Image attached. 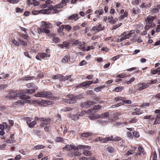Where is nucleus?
I'll return each instance as SVG.
<instances>
[{
	"label": "nucleus",
	"instance_id": "f257e3e1",
	"mask_svg": "<svg viewBox=\"0 0 160 160\" xmlns=\"http://www.w3.org/2000/svg\"><path fill=\"white\" fill-rule=\"evenodd\" d=\"M42 25L41 28L38 29V32L39 34L44 32L46 33H49L50 30L49 29L52 27V24L50 23H47L46 22L42 21L41 22Z\"/></svg>",
	"mask_w": 160,
	"mask_h": 160
},
{
	"label": "nucleus",
	"instance_id": "f03ea898",
	"mask_svg": "<svg viewBox=\"0 0 160 160\" xmlns=\"http://www.w3.org/2000/svg\"><path fill=\"white\" fill-rule=\"evenodd\" d=\"M52 93L51 92L48 91H40L35 94L34 96L37 97L48 98L50 99H54L56 98L53 95Z\"/></svg>",
	"mask_w": 160,
	"mask_h": 160
},
{
	"label": "nucleus",
	"instance_id": "7ed1b4c3",
	"mask_svg": "<svg viewBox=\"0 0 160 160\" xmlns=\"http://www.w3.org/2000/svg\"><path fill=\"white\" fill-rule=\"evenodd\" d=\"M67 97L68 98L64 99V102H65L69 104L74 103L76 102L77 97L71 94L68 95Z\"/></svg>",
	"mask_w": 160,
	"mask_h": 160
},
{
	"label": "nucleus",
	"instance_id": "20e7f679",
	"mask_svg": "<svg viewBox=\"0 0 160 160\" xmlns=\"http://www.w3.org/2000/svg\"><path fill=\"white\" fill-rule=\"evenodd\" d=\"M105 27L104 26H102L101 24H99L98 26H93L91 31L94 32L95 34L97 33L100 31L103 30L105 29Z\"/></svg>",
	"mask_w": 160,
	"mask_h": 160
},
{
	"label": "nucleus",
	"instance_id": "39448f33",
	"mask_svg": "<svg viewBox=\"0 0 160 160\" xmlns=\"http://www.w3.org/2000/svg\"><path fill=\"white\" fill-rule=\"evenodd\" d=\"M79 15L78 14H72L68 17V20L72 23L74 22L78 21L80 18Z\"/></svg>",
	"mask_w": 160,
	"mask_h": 160
},
{
	"label": "nucleus",
	"instance_id": "423d86ee",
	"mask_svg": "<svg viewBox=\"0 0 160 160\" xmlns=\"http://www.w3.org/2000/svg\"><path fill=\"white\" fill-rule=\"evenodd\" d=\"M57 6V5L53 7L52 5H49L48 6V10H49V13L54 14L58 13L59 11L57 10L58 8H59Z\"/></svg>",
	"mask_w": 160,
	"mask_h": 160
},
{
	"label": "nucleus",
	"instance_id": "0eeeda50",
	"mask_svg": "<svg viewBox=\"0 0 160 160\" xmlns=\"http://www.w3.org/2000/svg\"><path fill=\"white\" fill-rule=\"evenodd\" d=\"M50 55L48 53L43 52H39L38 55L36 56V58L38 60L41 61L40 58L43 59H45L47 57H50Z\"/></svg>",
	"mask_w": 160,
	"mask_h": 160
},
{
	"label": "nucleus",
	"instance_id": "6e6552de",
	"mask_svg": "<svg viewBox=\"0 0 160 160\" xmlns=\"http://www.w3.org/2000/svg\"><path fill=\"white\" fill-rule=\"evenodd\" d=\"M155 18L153 16H148L146 19V21H147L146 23H148L151 27H153L155 25V23L153 22Z\"/></svg>",
	"mask_w": 160,
	"mask_h": 160
},
{
	"label": "nucleus",
	"instance_id": "1a4fd4ad",
	"mask_svg": "<svg viewBox=\"0 0 160 160\" xmlns=\"http://www.w3.org/2000/svg\"><path fill=\"white\" fill-rule=\"evenodd\" d=\"M138 90L139 91H141L143 89H145L149 87L148 84L145 83H140L138 85Z\"/></svg>",
	"mask_w": 160,
	"mask_h": 160
},
{
	"label": "nucleus",
	"instance_id": "9d476101",
	"mask_svg": "<svg viewBox=\"0 0 160 160\" xmlns=\"http://www.w3.org/2000/svg\"><path fill=\"white\" fill-rule=\"evenodd\" d=\"M70 0H62L60 3L57 5L59 8H61L67 5V3L69 2Z\"/></svg>",
	"mask_w": 160,
	"mask_h": 160
},
{
	"label": "nucleus",
	"instance_id": "9b49d317",
	"mask_svg": "<svg viewBox=\"0 0 160 160\" xmlns=\"http://www.w3.org/2000/svg\"><path fill=\"white\" fill-rule=\"evenodd\" d=\"M95 103L96 102H95L92 101L86 102L82 104V107L83 108H88L90 105H92Z\"/></svg>",
	"mask_w": 160,
	"mask_h": 160
},
{
	"label": "nucleus",
	"instance_id": "f8f14e48",
	"mask_svg": "<svg viewBox=\"0 0 160 160\" xmlns=\"http://www.w3.org/2000/svg\"><path fill=\"white\" fill-rule=\"evenodd\" d=\"M75 148V146L70 144V145H67L65 147L63 148V149L66 151H70L72 150H74Z\"/></svg>",
	"mask_w": 160,
	"mask_h": 160
},
{
	"label": "nucleus",
	"instance_id": "ddd939ff",
	"mask_svg": "<svg viewBox=\"0 0 160 160\" xmlns=\"http://www.w3.org/2000/svg\"><path fill=\"white\" fill-rule=\"evenodd\" d=\"M70 46V44L67 42H63L62 44H59L58 46L61 48L63 49L65 48L66 49H67Z\"/></svg>",
	"mask_w": 160,
	"mask_h": 160
},
{
	"label": "nucleus",
	"instance_id": "4468645a",
	"mask_svg": "<svg viewBox=\"0 0 160 160\" xmlns=\"http://www.w3.org/2000/svg\"><path fill=\"white\" fill-rule=\"evenodd\" d=\"M101 106L98 105H95L93 108L92 109L89 110V113H92L93 112V111H94V112H97V110L100 109L101 108Z\"/></svg>",
	"mask_w": 160,
	"mask_h": 160
},
{
	"label": "nucleus",
	"instance_id": "2eb2a0df",
	"mask_svg": "<svg viewBox=\"0 0 160 160\" xmlns=\"http://www.w3.org/2000/svg\"><path fill=\"white\" fill-rule=\"evenodd\" d=\"M35 119L37 120H39L40 121L46 122H50L51 121V120L50 118H38L36 117Z\"/></svg>",
	"mask_w": 160,
	"mask_h": 160
},
{
	"label": "nucleus",
	"instance_id": "dca6fc26",
	"mask_svg": "<svg viewBox=\"0 0 160 160\" xmlns=\"http://www.w3.org/2000/svg\"><path fill=\"white\" fill-rule=\"evenodd\" d=\"M87 81H85L84 82H83L82 83H80L77 86V87L78 88H81L82 87H89Z\"/></svg>",
	"mask_w": 160,
	"mask_h": 160
},
{
	"label": "nucleus",
	"instance_id": "f3484780",
	"mask_svg": "<svg viewBox=\"0 0 160 160\" xmlns=\"http://www.w3.org/2000/svg\"><path fill=\"white\" fill-rule=\"evenodd\" d=\"M100 117L97 114H91L90 115L89 117V118L91 119H98Z\"/></svg>",
	"mask_w": 160,
	"mask_h": 160
},
{
	"label": "nucleus",
	"instance_id": "a211bd4d",
	"mask_svg": "<svg viewBox=\"0 0 160 160\" xmlns=\"http://www.w3.org/2000/svg\"><path fill=\"white\" fill-rule=\"evenodd\" d=\"M88 147V146L79 145L77 146H75V148H74V150L82 149H84L85 148H87Z\"/></svg>",
	"mask_w": 160,
	"mask_h": 160
},
{
	"label": "nucleus",
	"instance_id": "6ab92c4d",
	"mask_svg": "<svg viewBox=\"0 0 160 160\" xmlns=\"http://www.w3.org/2000/svg\"><path fill=\"white\" fill-rule=\"evenodd\" d=\"M63 77V76L60 74H57L52 76V78L53 79H60L61 81V79Z\"/></svg>",
	"mask_w": 160,
	"mask_h": 160
},
{
	"label": "nucleus",
	"instance_id": "aec40b11",
	"mask_svg": "<svg viewBox=\"0 0 160 160\" xmlns=\"http://www.w3.org/2000/svg\"><path fill=\"white\" fill-rule=\"evenodd\" d=\"M123 87L120 86L118 87H116L112 91L113 92H120L123 89Z\"/></svg>",
	"mask_w": 160,
	"mask_h": 160
},
{
	"label": "nucleus",
	"instance_id": "412c9836",
	"mask_svg": "<svg viewBox=\"0 0 160 160\" xmlns=\"http://www.w3.org/2000/svg\"><path fill=\"white\" fill-rule=\"evenodd\" d=\"M128 12L125 11L124 13H123V14L122 15H121L119 17V19L120 20H122L125 17H127L128 16Z\"/></svg>",
	"mask_w": 160,
	"mask_h": 160
},
{
	"label": "nucleus",
	"instance_id": "4be33fe9",
	"mask_svg": "<svg viewBox=\"0 0 160 160\" xmlns=\"http://www.w3.org/2000/svg\"><path fill=\"white\" fill-rule=\"evenodd\" d=\"M140 12V10L138 8H133L132 10V14L134 15L136 14H138L139 12Z\"/></svg>",
	"mask_w": 160,
	"mask_h": 160
},
{
	"label": "nucleus",
	"instance_id": "5701e85b",
	"mask_svg": "<svg viewBox=\"0 0 160 160\" xmlns=\"http://www.w3.org/2000/svg\"><path fill=\"white\" fill-rule=\"evenodd\" d=\"M123 34V33L121 35L120 38L118 39V42H122V41L128 38L126 36H124Z\"/></svg>",
	"mask_w": 160,
	"mask_h": 160
},
{
	"label": "nucleus",
	"instance_id": "b1692460",
	"mask_svg": "<svg viewBox=\"0 0 160 160\" xmlns=\"http://www.w3.org/2000/svg\"><path fill=\"white\" fill-rule=\"evenodd\" d=\"M7 127V124L6 122H4L0 124V129L2 130H4V129Z\"/></svg>",
	"mask_w": 160,
	"mask_h": 160
},
{
	"label": "nucleus",
	"instance_id": "393cba45",
	"mask_svg": "<svg viewBox=\"0 0 160 160\" xmlns=\"http://www.w3.org/2000/svg\"><path fill=\"white\" fill-rule=\"evenodd\" d=\"M35 92V90L33 89H26L24 90V92L27 94H32Z\"/></svg>",
	"mask_w": 160,
	"mask_h": 160
},
{
	"label": "nucleus",
	"instance_id": "a878e982",
	"mask_svg": "<svg viewBox=\"0 0 160 160\" xmlns=\"http://www.w3.org/2000/svg\"><path fill=\"white\" fill-rule=\"evenodd\" d=\"M37 122L36 121H33L31 122L28 125L30 128H33L34 127L35 125L37 124Z\"/></svg>",
	"mask_w": 160,
	"mask_h": 160
},
{
	"label": "nucleus",
	"instance_id": "bb28decb",
	"mask_svg": "<svg viewBox=\"0 0 160 160\" xmlns=\"http://www.w3.org/2000/svg\"><path fill=\"white\" fill-rule=\"evenodd\" d=\"M19 97H20L21 99H25L27 98V96L25 94L22 93H18Z\"/></svg>",
	"mask_w": 160,
	"mask_h": 160
},
{
	"label": "nucleus",
	"instance_id": "cd10ccee",
	"mask_svg": "<svg viewBox=\"0 0 160 160\" xmlns=\"http://www.w3.org/2000/svg\"><path fill=\"white\" fill-rule=\"evenodd\" d=\"M92 134V133L90 132H85L82 133L81 136L82 137H87L88 136H91Z\"/></svg>",
	"mask_w": 160,
	"mask_h": 160
},
{
	"label": "nucleus",
	"instance_id": "c85d7f7f",
	"mask_svg": "<svg viewBox=\"0 0 160 160\" xmlns=\"http://www.w3.org/2000/svg\"><path fill=\"white\" fill-rule=\"evenodd\" d=\"M98 78H96V80L94 81H87V82L88 84V87H89L90 85L92 83L96 84L98 82Z\"/></svg>",
	"mask_w": 160,
	"mask_h": 160
},
{
	"label": "nucleus",
	"instance_id": "c756f323",
	"mask_svg": "<svg viewBox=\"0 0 160 160\" xmlns=\"http://www.w3.org/2000/svg\"><path fill=\"white\" fill-rule=\"evenodd\" d=\"M73 44H81L82 43V42H79L78 40L72 39L70 41Z\"/></svg>",
	"mask_w": 160,
	"mask_h": 160
},
{
	"label": "nucleus",
	"instance_id": "7c9ffc66",
	"mask_svg": "<svg viewBox=\"0 0 160 160\" xmlns=\"http://www.w3.org/2000/svg\"><path fill=\"white\" fill-rule=\"evenodd\" d=\"M49 10H48V9H42L41 10L39 11L40 12V13H43V14H49Z\"/></svg>",
	"mask_w": 160,
	"mask_h": 160
},
{
	"label": "nucleus",
	"instance_id": "2f4dec72",
	"mask_svg": "<svg viewBox=\"0 0 160 160\" xmlns=\"http://www.w3.org/2000/svg\"><path fill=\"white\" fill-rule=\"evenodd\" d=\"M134 153V149H131L128 150L125 154L126 156H129L132 155Z\"/></svg>",
	"mask_w": 160,
	"mask_h": 160
},
{
	"label": "nucleus",
	"instance_id": "473e14b6",
	"mask_svg": "<svg viewBox=\"0 0 160 160\" xmlns=\"http://www.w3.org/2000/svg\"><path fill=\"white\" fill-rule=\"evenodd\" d=\"M144 148L142 147H139L138 148V151L139 152L142 153L144 155L145 154V152L144 151Z\"/></svg>",
	"mask_w": 160,
	"mask_h": 160
},
{
	"label": "nucleus",
	"instance_id": "72a5a7b5",
	"mask_svg": "<svg viewBox=\"0 0 160 160\" xmlns=\"http://www.w3.org/2000/svg\"><path fill=\"white\" fill-rule=\"evenodd\" d=\"M123 35L124 36H126L127 37V38H128L130 37L132 35V34H130V32L129 31L124 32H123Z\"/></svg>",
	"mask_w": 160,
	"mask_h": 160
},
{
	"label": "nucleus",
	"instance_id": "f704fd0d",
	"mask_svg": "<svg viewBox=\"0 0 160 160\" xmlns=\"http://www.w3.org/2000/svg\"><path fill=\"white\" fill-rule=\"evenodd\" d=\"M45 147V146L41 145H38L35 146L34 147V149L35 150L39 149H40L43 148Z\"/></svg>",
	"mask_w": 160,
	"mask_h": 160
},
{
	"label": "nucleus",
	"instance_id": "c9c22d12",
	"mask_svg": "<svg viewBox=\"0 0 160 160\" xmlns=\"http://www.w3.org/2000/svg\"><path fill=\"white\" fill-rule=\"evenodd\" d=\"M78 48L81 50H82L83 51H86V48L85 47V45L83 44H79V46Z\"/></svg>",
	"mask_w": 160,
	"mask_h": 160
},
{
	"label": "nucleus",
	"instance_id": "e433bc0d",
	"mask_svg": "<svg viewBox=\"0 0 160 160\" xmlns=\"http://www.w3.org/2000/svg\"><path fill=\"white\" fill-rule=\"evenodd\" d=\"M19 35L22 38L26 39H28V34H24V33H19Z\"/></svg>",
	"mask_w": 160,
	"mask_h": 160
},
{
	"label": "nucleus",
	"instance_id": "4c0bfd02",
	"mask_svg": "<svg viewBox=\"0 0 160 160\" xmlns=\"http://www.w3.org/2000/svg\"><path fill=\"white\" fill-rule=\"evenodd\" d=\"M64 141V139L61 137H58L56 139V141L58 142H63Z\"/></svg>",
	"mask_w": 160,
	"mask_h": 160
},
{
	"label": "nucleus",
	"instance_id": "58836bf2",
	"mask_svg": "<svg viewBox=\"0 0 160 160\" xmlns=\"http://www.w3.org/2000/svg\"><path fill=\"white\" fill-rule=\"evenodd\" d=\"M71 75L65 77L63 76V77L62 78V79H61V81H66L68 79H69L70 78H71Z\"/></svg>",
	"mask_w": 160,
	"mask_h": 160
},
{
	"label": "nucleus",
	"instance_id": "ea45409f",
	"mask_svg": "<svg viewBox=\"0 0 160 160\" xmlns=\"http://www.w3.org/2000/svg\"><path fill=\"white\" fill-rule=\"evenodd\" d=\"M12 42L16 46H19L20 45L19 42L14 39L12 40Z\"/></svg>",
	"mask_w": 160,
	"mask_h": 160
},
{
	"label": "nucleus",
	"instance_id": "a19ab883",
	"mask_svg": "<svg viewBox=\"0 0 160 160\" xmlns=\"http://www.w3.org/2000/svg\"><path fill=\"white\" fill-rule=\"evenodd\" d=\"M132 132L133 135L134 137L136 138H138L139 137L140 135L138 132H136L135 131H133Z\"/></svg>",
	"mask_w": 160,
	"mask_h": 160
},
{
	"label": "nucleus",
	"instance_id": "79ce46f5",
	"mask_svg": "<svg viewBox=\"0 0 160 160\" xmlns=\"http://www.w3.org/2000/svg\"><path fill=\"white\" fill-rule=\"evenodd\" d=\"M68 57L67 56H65L62 59V63H66L68 62Z\"/></svg>",
	"mask_w": 160,
	"mask_h": 160
},
{
	"label": "nucleus",
	"instance_id": "37998d69",
	"mask_svg": "<svg viewBox=\"0 0 160 160\" xmlns=\"http://www.w3.org/2000/svg\"><path fill=\"white\" fill-rule=\"evenodd\" d=\"M79 114H77L76 115H73L72 116V118L74 120H78L79 118Z\"/></svg>",
	"mask_w": 160,
	"mask_h": 160
},
{
	"label": "nucleus",
	"instance_id": "c03bdc74",
	"mask_svg": "<svg viewBox=\"0 0 160 160\" xmlns=\"http://www.w3.org/2000/svg\"><path fill=\"white\" fill-rule=\"evenodd\" d=\"M125 98L123 97H116L115 98H114V100L116 101H120V100H123L124 99H125Z\"/></svg>",
	"mask_w": 160,
	"mask_h": 160
},
{
	"label": "nucleus",
	"instance_id": "a18cd8bd",
	"mask_svg": "<svg viewBox=\"0 0 160 160\" xmlns=\"http://www.w3.org/2000/svg\"><path fill=\"white\" fill-rule=\"evenodd\" d=\"M83 154L86 156H90L91 154L90 151L87 150L84 151Z\"/></svg>",
	"mask_w": 160,
	"mask_h": 160
},
{
	"label": "nucleus",
	"instance_id": "49530a36",
	"mask_svg": "<svg viewBox=\"0 0 160 160\" xmlns=\"http://www.w3.org/2000/svg\"><path fill=\"white\" fill-rule=\"evenodd\" d=\"M18 40L22 45L23 46L27 45V43L23 40L19 38H18Z\"/></svg>",
	"mask_w": 160,
	"mask_h": 160
},
{
	"label": "nucleus",
	"instance_id": "de8ad7c7",
	"mask_svg": "<svg viewBox=\"0 0 160 160\" xmlns=\"http://www.w3.org/2000/svg\"><path fill=\"white\" fill-rule=\"evenodd\" d=\"M95 60L97 62L99 63L102 62L104 61L103 58L101 57H97L95 58Z\"/></svg>",
	"mask_w": 160,
	"mask_h": 160
},
{
	"label": "nucleus",
	"instance_id": "09e8293b",
	"mask_svg": "<svg viewBox=\"0 0 160 160\" xmlns=\"http://www.w3.org/2000/svg\"><path fill=\"white\" fill-rule=\"evenodd\" d=\"M138 120V119L135 118L129 120L128 122H129V123H135L137 122Z\"/></svg>",
	"mask_w": 160,
	"mask_h": 160
},
{
	"label": "nucleus",
	"instance_id": "8fccbe9b",
	"mask_svg": "<svg viewBox=\"0 0 160 160\" xmlns=\"http://www.w3.org/2000/svg\"><path fill=\"white\" fill-rule=\"evenodd\" d=\"M16 141L14 139H7L5 142L8 143H15L16 142Z\"/></svg>",
	"mask_w": 160,
	"mask_h": 160
},
{
	"label": "nucleus",
	"instance_id": "3c124183",
	"mask_svg": "<svg viewBox=\"0 0 160 160\" xmlns=\"http://www.w3.org/2000/svg\"><path fill=\"white\" fill-rule=\"evenodd\" d=\"M50 123H47L46 126L44 128V130L46 132H48L49 130Z\"/></svg>",
	"mask_w": 160,
	"mask_h": 160
},
{
	"label": "nucleus",
	"instance_id": "603ef678",
	"mask_svg": "<svg viewBox=\"0 0 160 160\" xmlns=\"http://www.w3.org/2000/svg\"><path fill=\"white\" fill-rule=\"evenodd\" d=\"M112 136L111 137H109L108 138H104V142H107L109 141L112 140Z\"/></svg>",
	"mask_w": 160,
	"mask_h": 160
},
{
	"label": "nucleus",
	"instance_id": "864d4df0",
	"mask_svg": "<svg viewBox=\"0 0 160 160\" xmlns=\"http://www.w3.org/2000/svg\"><path fill=\"white\" fill-rule=\"evenodd\" d=\"M31 118L29 117L25 118V119L26 120L27 124L28 125L29 124V123H30L31 122Z\"/></svg>",
	"mask_w": 160,
	"mask_h": 160
},
{
	"label": "nucleus",
	"instance_id": "5fc2aeb1",
	"mask_svg": "<svg viewBox=\"0 0 160 160\" xmlns=\"http://www.w3.org/2000/svg\"><path fill=\"white\" fill-rule=\"evenodd\" d=\"M35 85L33 83H29L27 85V87L28 88L34 87Z\"/></svg>",
	"mask_w": 160,
	"mask_h": 160
},
{
	"label": "nucleus",
	"instance_id": "6e6d98bb",
	"mask_svg": "<svg viewBox=\"0 0 160 160\" xmlns=\"http://www.w3.org/2000/svg\"><path fill=\"white\" fill-rule=\"evenodd\" d=\"M121 57L120 55H118L114 56L112 58H111V59L113 61H115L117 60V59Z\"/></svg>",
	"mask_w": 160,
	"mask_h": 160
},
{
	"label": "nucleus",
	"instance_id": "4d7b16f0",
	"mask_svg": "<svg viewBox=\"0 0 160 160\" xmlns=\"http://www.w3.org/2000/svg\"><path fill=\"white\" fill-rule=\"evenodd\" d=\"M87 64V62L84 60H82L80 63L79 65L80 66H82Z\"/></svg>",
	"mask_w": 160,
	"mask_h": 160
},
{
	"label": "nucleus",
	"instance_id": "13d9d810",
	"mask_svg": "<svg viewBox=\"0 0 160 160\" xmlns=\"http://www.w3.org/2000/svg\"><path fill=\"white\" fill-rule=\"evenodd\" d=\"M65 28L64 25H62L60 26L58 29V31L59 32H62L64 28Z\"/></svg>",
	"mask_w": 160,
	"mask_h": 160
},
{
	"label": "nucleus",
	"instance_id": "bf43d9fd",
	"mask_svg": "<svg viewBox=\"0 0 160 160\" xmlns=\"http://www.w3.org/2000/svg\"><path fill=\"white\" fill-rule=\"evenodd\" d=\"M121 139V138L120 137L118 136H116L114 138H113V139H112V141H119V140H120Z\"/></svg>",
	"mask_w": 160,
	"mask_h": 160
},
{
	"label": "nucleus",
	"instance_id": "052dcab7",
	"mask_svg": "<svg viewBox=\"0 0 160 160\" xmlns=\"http://www.w3.org/2000/svg\"><path fill=\"white\" fill-rule=\"evenodd\" d=\"M151 12L152 13H157L159 12V10L158 8H152L151 10Z\"/></svg>",
	"mask_w": 160,
	"mask_h": 160
},
{
	"label": "nucleus",
	"instance_id": "680f3d73",
	"mask_svg": "<svg viewBox=\"0 0 160 160\" xmlns=\"http://www.w3.org/2000/svg\"><path fill=\"white\" fill-rule=\"evenodd\" d=\"M107 150L110 153H112L113 151V148L111 147H107Z\"/></svg>",
	"mask_w": 160,
	"mask_h": 160
},
{
	"label": "nucleus",
	"instance_id": "e2e57ef3",
	"mask_svg": "<svg viewBox=\"0 0 160 160\" xmlns=\"http://www.w3.org/2000/svg\"><path fill=\"white\" fill-rule=\"evenodd\" d=\"M33 77V76H29L25 77L24 78L23 80L26 81L31 80L32 79Z\"/></svg>",
	"mask_w": 160,
	"mask_h": 160
},
{
	"label": "nucleus",
	"instance_id": "0e129e2a",
	"mask_svg": "<svg viewBox=\"0 0 160 160\" xmlns=\"http://www.w3.org/2000/svg\"><path fill=\"white\" fill-rule=\"evenodd\" d=\"M65 29L68 30V31H69L71 30L72 29V27L71 26L67 25L65 26Z\"/></svg>",
	"mask_w": 160,
	"mask_h": 160
},
{
	"label": "nucleus",
	"instance_id": "69168bd1",
	"mask_svg": "<svg viewBox=\"0 0 160 160\" xmlns=\"http://www.w3.org/2000/svg\"><path fill=\"white\" fill-rule=\"evenodd\" d=\"M127 136L128 137L130 138H133V135L132 133L129 131L127 132Z\"/></svg>",
	"mask_w": 160,
	"mask_h": 160
},
{
	"label": "nucleus",
	"instance_id": "338daca9",
	"mask_svg": "<svg viewBox=\"0 0 160 160\" xmlns=\"http://www.w3.org/2000/svg\"><path fill=\"white\" fill-rule=\"evenodd\" d=\"M135 79V78L132 77L130 79L129 81H128L126 83L128 84H130L132 82H134Z\"/></svg>",
	"mask_w": 160,
	"mask_h": 160
},
{
	"label": "nucleus",
	"instance_id": "774afa93",
	"mask_svg": "<svg viewBox=\"0 0 160 160\" xmlns=\"http://www.w3.org/2000/svg\"><path fill=\"white\" fill-rule=\"evenodd\" d=\"M109 50V49L106 47H103L101 49L102 51L105 52H108Z\"/></svg>",
	"mask_w": 160,
	"mask_h": 160
}]
</instances>
